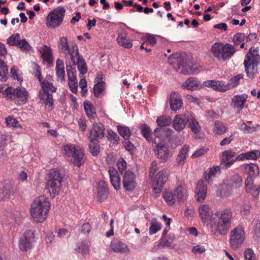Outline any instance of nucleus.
<instances>
[{
    "label": "nucleus",
    "instance_id": "obj_1",
    "mask_svg": "<svg viewBox=\"0 0 260 260\" xmlns=\"http://www.w3.org/2000/svg\"><path fill=\"white\" fill-rule=\"evenodd\" d=\"M202 220L204 222L209 220L211 233L215 236H224L231 226L233 212L231 209L225 208L221 212L217 211L214 214L209 206L203 205L199 208Z\"/></svg>",
    "mask_w": 260,
    "mask_h": 260
},
{
    "label": "nucleus",
    "instance_id": "obj_2",
    "mask_svg": "<svg viewBox=\"0 0 260 260\" xmlns=\"http://www.w3.org/2000/svg\"><path fill=\"white\" fill-rule=\"evenodd\" d=\"M58 48L60 52L64 54L67 60L71 59L74 66H77L78 71L81 74L84 75L87 73L86 63L83 57L79 55L78 47L76 44L70 46L67 37H62L59 39Z\"/></svg>",
    "mask_w": 260,
    "mask_h": 260
},
{
    "label": "nucleus",
    "instance_id": "obj_3",
    "mask_svg": "<svg viewBox=\"0 0 260 260\" xmlns=\"http://www.w3.org/2000/svg\"><path fill=\"white\" fill-rule=\"evenodd\" d=\"M50 208L48 198L41 196L37 198L31 205L30 213L37 222H43L47 218Z\"/></svg>",
    "mask_w": 260,
    "mask_h": 260
},
{
    "label": "nucleus",
    "instance_id": "obj_4",
    "mask_svg": "<svg viewBox=\"0 0 260 260\" xmlns=\"http://www.w3.org/2000/svg\"><path fill=\"white\" fill-rule=\"evenodd\" d=\"M52 78L50 75L40 81L41 89L39 92L40 102L41 104H44L48 110H51L53 108V99L51 94L49 91L55 92L56 91V87H55L52 82Z\"/></svg>",
    "mask_w": 260,
    "mask_h": 260
},
{
    "label": "nucleus",
    "instance_id": "obj_5",
    "mask_svg": "<svg viewBox=\"0 0 260 260\" xmlns=\"http://www.w3.org/2000/svg\"><path fill=\"white\" fill-rule=\"evenodd\" d=\"M62 153L67 158H72V163L80 167L86 159L84 150L80 146L73 144H67L63 146Z\"/></svg>",
    "mask_w": 260,
    "mask_h": 260
},
{
    "label": "nucleus",
    "instance_id": "obj_6",
    "mask_svg": "<svg viewBox=\"0 0 260 260\" xmlns=\"http://www.w3.org/2000/svg\"><path fill=\"white\" fill-rule=\"evenodd\" d=\"M260 62V56L256 48H251L245 56L243 64L247 76L252 78L257 73V66Z\"/></svg>",
    "mask_w": 260,
    "mask_h": 260
},
{
    "label": "nucleus",
    "instance_id": "obj_7",
    "mask_svg": "<svg viewBox=\"0 0 260 260\" xmlns=\"http://www.w3.org/2000/svg\"><path fill=\"white\" fill-rule=\"evenodd\" d=\"M211 51L214 56L219 60L225 61L231 58L236 51L234 47L226 43H215L211 48Z\"/></svg>",
    "mask_w": 260,
    "mask_h": 260
},
{
    "label": "nucleus",
    "instance_id": "obj_8",
    "mask_svg": "<svg viewBox=\"0 0 260 260\" xmlns=\"http://www.w3.org/2000/svg\"><path fill=\"white\" fill-rule=\"evenodd\" d=\"M48 177L46 187L51 195L52 194V197L54 198L55 194L60 189L62 180V175L58 169H52L48 173Z\"/></svg>",
    "mask_w": 260,
    "mask_h": 260
},
{
    "label": "nucleus",
    "instance_id": "obj_9",
    "mask_svg": "<svg viewBox=\"0 0 260 260\" xmlns=\"http://www.w3.org/2000/svg\"><path fill=\"white\" fill-rule=\"evenodd\" d=\"M3 95L8 100H16L19 105H24L28 101V93L26 89L22 87H18L15 89L8 86L3 92Z\"/></svg>",
    "mask_w": 260,
    "mask_h": 260
},
{
    "label": "nucleus",
    "instance_id": "obj_10",
    "mask_svg": "<svg viewBox=\"0 0 260 260\" xmlns=\"http://www.w3.org/2000/svg\"><path fill=\"white\" fill-rule=\"evenodd\" d=\"M176 59L177 67H175L177 72L184 74H193L196 73L197 70V67L193 65L190 59H187L185 56H178L176 55V57H174Z\"/></svg>",
    "mask_w": 260,
    "mask_h": 260
},
{
    "label": "nucleus",
    "instance_id": "obj_11",
    "mask_svg": "<svg viewBox=\"0 0 260 260\" xmlns=\"http://www.w3.org/2000/svg\"><path fill=\"white\" fill-rule=\"evenodd\" d=\"M65 9L58 7L48 14L46 20V25L51 28H57L60 25L64 17Z\"/></svg>",
    "mask_w": 260,
    "mask_h": 260
},
{
    "label": "nucleus",
    "instance_id": "obj_12",
    "mask_svg": "<svg viewBox=\"0 0 260 260\" xmlns=\"http://www.w3.org/2000/svg\"><path fill=\"white\" fill-rule=\"evenodd\" d=\"M230 245L234 250H237L244 242L245 233L244 228L238 226L232 229L230 233Z\"/></svg>",
    "mask_w": 260,
    "mask_h": 260
},
{
    "label": "nucleus",
    "instance_id": "obj_13",
    "mask_svg": "<svg viewBox=\"0 0 260 260\" xmlns=\"http://www.w3.org/2000/svg\"><path fill=\"white\" fill-rule=\"evenodd\" d=\"M35 231L28 230L25 232L20 239L19 247L22 251H27L32 247V243L35 241Z\"/></svg>",
    "mask_w": 260,
    "mask_h": 260
},
{
    "label": "nucleus",
    "instance_id": "obj_14",
    "mask_svg": "<svg viewBox=\"0 0 260 260\" xmlns=\"http://www.w3.org/2000/svg\"><path fill=\"white\" fill-rule=\"evenodd\" d=\"M156 147V154L157 157L161 162H166L171 157L172 154L168 149V147L163 142L156 143L154 141Z\"/></svg>",
    "mask_w": 260,
    "mask_h": 260
},
{
    "label": "nucleus",
    "instance_id": "obj_15",
    "mask_svg": "<svg viewBox=\"0 0 260 260\" xmlns=\"http://www.w3.org/2000/svg\"><path fill=\"white\" fill-rule=\"evenodd\" d=\"M190 118V113L186 112L183 114L176 115L173 121V126L177 132L182 131L186 123L188 122V119Z\"/></svg>",
    "mask_w": 260,
    "mask_h": 260
},
{
    "label": "nucleus",
    "instance_id": "obj_16",
    "mask_svg": "<svg viewBox=\"0 0 260 260\" xmlns=\"http://www.w3.org/2000/svg\"><path fill=\"white\" fill-rule=\"evenodd\" d=\"M122 183L124 188L128 191H132L136 186V176L130 171L124 172Z\"/></svg>",
    "mask_w": 260,
    "mask_h": 260
},
{
    "label": "nucleus",
    "instance_id": "obj_17",
    "mask_svg": "<svg viewBox=\"0 0 260 260\" xmlns=\"http://www.w3.org/2000/svg\"><path fill=\"white\" fill-rule=\"evenodd\" d=\"M67 72L69 78L68 84L70 90L74 93H76L78 91L77 79L74 75L76 72L75 68L71 65L66 64Z\"/></svg>",
    "mask_w": 260,
    "mask_h": 260
},
{
    "label": "nucleus",
    "instance_id": "obj_18",
    "mask_svg": "<svg viewBox=\"0 0 260 260\" xmlns=\"http://www.w3.org/2000/svg\"><path fill=\"white\" fill-rule=\"evenodd\" d=\"M236 154V152L232 150H225L222 152V157L221 159V166L225 169L230 168L236 161H240L237 159V157L235 159L232 158Z\"/></svg>",
    "mask_w": 260,
    "mask_h": 260
},
{
    "label": "nucleus",
    "instance_id": "obj_19",
    "mask_svg": "<svg viewBox=\"0 0 260 260\" xmlns=\"http://www.w3.org/2000/svg\"><path fill=\"white\" fill-rule=\"evenodd\" d=\"M242 172L247 175V177L255 178L259 173L258 165L255 163H246L241 166Z\"/></svg>",
    "mask_w": 260,
    "mask_h": 260
},
{
    "label": "nucleus",
    "instance_id": "obj_20",
    "mask_svg": "<svg viewBox=\"0 0 260 260\" xmlns=\"http://www.w3.org/2000/svg\"><path fill=\"white\" fill-rule=\"evenodd\" d=\"M204 86L210 87L215 90L224 92L231 89L229 85H226L225 82L219 80H208L204 82Z\"/></svg>",
    "mask_w": 260,
    "mask_h": 260
},
{
    "label": "nucleus",
    "instance_id": "obj_21",
    "mask_svg": "<svg viewBox=\"0 0 260 260\" xmlns=\"http://www.w3.org/2000/svg\"><path fill=\"white\" fill-rule=\"evenodd\" d=\"M247 98V95L245 93L240 95H235L233 96L231 101V105L237 111V113H239L244 108Z\"/></svg>",
    "mask_w": 260,
    "mask_h": 260
},
{
    "label": "nucleus",
    "instance_id": "obj_22",
    "mask_svg": "<svg viewBox=\"0 0 260 260\" xmlns=\"http://www.w3.org/2000/svg\"><path fill=\"white\" fill-rule=\"evenodd\" d=\"M260 157V151L254 149L244 153L239 154L237 156V159L240 161L245 160H256Z\"/></svg>",
    "mask_w": 260,
    "mask_h": 260
},
{
    "label": "nucleus",
    "instance_id": "obj_23",
    "mask_svg": "<svg viewBox=\"0 0 260 260\" xmlns=\"http://www.w3.org/2000/svg\"><path fill=\"white\" fill-rule=\"evenodd\" d=\"M182 100L180 94L175 92H172L170 97V105L172 110L177 111L182 106Z\"/></svg>",
    "mask_w": 260,
    "mask_h": 260
},
{
    "label": "nucleus",
    "instance_id": "obj_24",
    "mask_svg": "<svg viewBox=\"0 0 260 260\" xmlns=\"http://www.w3.org/2000/svg\"><path fill=\"white\" fill-rule=\"evenodd\" d=\"M169 172L167 169H162L154 176L153 183L164 186L168 179Z\"/></svg>",
    "mask_w": 260,
    "mask_h": 260
},
{
    "label": "nucleus",
    "instance_id": "obj_25",
    "mask_svg": "<svg viewBox=\"0 0 260 260\" xmlns=\"http://www.w3.org/2000/svg\"><path fill=\"white\" fill-rule=\"evenodd\" d=\"M108 173L112 186L116 190L119 189L120 186V178L117 170L113 167H110Z\"/></svg>",
    "mask_w": 260,
    "mask_h": 260
},
{
    "label": "nucleus",
    "instance_id": "obj_26",
    "mask_svg": "<svg viewBox=\"0 0 260 260\" xmlns=\"http://www.w3.org/2000/svg\"><path fill=\"white\" fill-rule=\"evenodd\" d=\"M105 127L101 123L93 124L90 133V138L102 139L104 137Z\"/></svg>",
    "mask_w": 260,
    "mask_h": 260
},
{
    "label": "nucleus",
    "instance_id": "obj_27",
    "mask_svg": "<svg viewBox=\"0 0 260 260\" xmlns=\"http://www.w3.org/2000/svg\"><path fill=\"white\" fill-rule=\"evenodd\" d=\"M110 248L117 253H128L129 252V250L125 244L117 240H113L111 242Z\"/></svg>",
    "mask_w": 260,
    "mask_h": 260
},
{
    "label": "nucleus",
    "instance_id": "obj_28",
    "mask_svg": "<svg viewBox=\"0 0 260 260\" xmlns=\"http://www.w3.org/2000/svg\"><path fill=\"white\" fill-rule=\"evenodd\" d=\"M197 200L198 202L203 201L207 194V187L202 181L198 182L196 188Z\"/></svg>",
    "mask_w": 260,
    "mask_h": 260
},
{
    "label": "nucleus",
    "instance_id": "obj_29",
    "mask_svg": "<svg viewBox=\"0 0 260 260\" xmlns=\"http://www.w3.org/2000/svg\"><path fill=\"white\" fill-rule=\"evenodd\" d=\"M174 193L178 202H184L187 196V190L185 185L180 184L177 186L174 189Z\"/></svg>",
    "mask_w": 260,
    "mask_h": 260
},
{
    "label": "nucleus",
    "instance_id": "obj_30",
    "mask_svg": "<svg viewBox=\"0 0 260 260\" xmlns=\"http://www.w3.org/2000/svg\"><path fill=\"white\" fill-rule=\"evenodd\" d=\"M108 194V189L107 187L106 183L101 181L99 183V187L98 189V199L100 202L105 201Z\"/></svg>",
    "mask_w": 260,
    "mask_h": 260
},
{
    "label": "nucleus",
    "instance_id": "obj_31",
    "mask_svg": "<svg viewBox=\"0 0 260 260\" xmlns=\"http://www.w3.org/2000/svg\"><path fill=\"white\" fill-rule=\"evenodd\" d=\"M95 83L93 87V92L96 97H99L100 94L105 89V82L102 81V76L100 74L97 75L95 79Z\"/></svg>",
    "mask_w": 260,
    "mask_h": 260
},
{
    "label": "nucleus",
    "instance_id": "obj_32",
    "mask_svg": "<svg viewBox=\"0 0 260 260\" xmlns=\"http://www.w3.org/2000/svg\"><path fill=\"white\" fill-rule=\"evenodd\" d=\"M201 86V82L194 77H190L182 84L183 87L191 91L199 89Z\"/></svg>",
    "mask_w": 260,
    "mask_h": 260
},
{
    "label": "nucleus",
    "instance_id": "obj_33",
    "mask_svg": "<svg viewBox=\"0 0 260 260\" xmlns=\"http://www.w3.org/2000/svg\"><path fill=\"white\" fill-rule=\"evenodd\" d=\"M116 40L118 44L123 48L128 49L133 46L132 41L125 34L119 33Z\"/></svg>",
    "mask_w": 260,
    "mask_h": 260
},
{
    "label": "nucleus",
    "instance_id": "obj_34",
    "mask_svg": "<svg viewBox=\"0 0 260 260\" xmlns=\"http://www.w3.org/2000/svg\"><path fill=\"white\" fill-rule=\"evenodd\" d=\"M56 74L57 78L61 81L64 80L65 72L63 61L61 59H57L56 62Z\"/></svg>",
    "mask_w": 260,
    "mask_h": 260
},
{
    "label": "nucleus",
    "instance_id": "obj_35",
    "mask_svg": "<svg viewBox=\"0 0 260 260\" xmlns=\"http://www.w3.org/2000/svg\"><path fill=\"white\" fill-rule=\"evenodd\" d=\"M39 51L44 60L49 63L52 62V55L51 54V49L49 47L44 45L40 47Z\"/></svg>",
    "mask_w": 260,
    "mask_h": 260
},
{
    "label": "nucleus",
    "instance_id": "obj_36",
    "mask_svg": "<svg viewBox=\"0 0 260 260\" xmlns=\"http://www.w3.org/2000/svg\"><path fill=\"white\" fill-rule=\"evenodd\" d=\"M255 178L247 177L245 181V189L247 192L254 191L255 193H258L259 187L254 184Z\"/></svg>",
    "mask_w": 260,
    "mask_h": 260
},
{
    "label": "nucleus",
    "instance_id": "obj_37",
    "mask_svg": "<svg viewBox=\"0 0 260 260\" xmlns=\"http://www.w3.org/2000/svg\"><path fill=\"white\" fill-rule=\"evenodd\" d=\"M228 127L221 121L216 120L213 127V133L216 135H221L227 132Z\"/></svg>",
    "mask_w": 260,
    "mask_h": 260
},
{
    "label": "nucleus",
    "instance_id": "obj_38",
    "mask_svg": "<svg viewBox=\"0 0 260 260\" xmlns=\"http://www.w3.org/2000/svg\"><path fill=\"white\" fill-rule=\"evenodd\" d=\"M84 108L88 118L93 119L96 115V112L92 104L89 101H85L84 103Z\"/></svg>",
    "mask_w": 260,
    "mask_h": 260
},
{
    "label": "nucleus",
    "instance_id": "obj_39",
    "mask_svg": "<svg viewBox=\"0 0 260 260\" xmlns=\"http://www.w3.org/2000/svg\"><path fill=\"white\" fill-rule=\"evenodd\" d=\"M188 146L185 145L180 151L177 157L176 158V161L177 164L180 166L183 165L186 157V154L188 151Z\"/></svg>",
    "mask_w": 260,
    "mask_h": 260
},
{
    "label": "nucleus",
    "instance_id": "obj_40",
    "mask_svg": "<svg viewBox=\"0 0 260 260\" xmlns=\"http://www.w3.org/2000/svg\"><path fill=\"white\" fill-rule=\"evenodd\" d=\"M90 152L93 156H97L100 152V146L99 142L96 139L92 138L89 144Z\"/></svg>",
    "mask_w": 260,
    "mask_h": 260
},
{
    "label": "nucleus",
    "instance_id": "obj_41",
    "mask_svg": "<svg viewBox=\"0 0 260 260\" xmlns=\"http://www.w3.org/2000/svg\"><path fill=\"white\" fill-rule=\"evenodd\" d=\"M8 77V69L5 61L0 58V80L6 81Z\"/></svg>",
    "mask_w": 260,
    "mask_h": 260
},
{
    "label": "nucleus",
    "instance_id": "obj_42",
    "mask_svg": "<svg viewBox=\"0 0 260 260\" xmlns=\"http://www.w3.org/2000/svg\"><path fill=\"white\" fill-rule=\"evenodd\" d=\"M232 186L236 188L241 187L243 184L242 178L238 173L234 174L231 178Z\"/></svg>",
    "mask_w": 260,
    "mask_h": 260
},
{
    "label": "nucleus",
    "instance_id": "obj_43",
    "mask_svg": "<svg viewBox=\"0 0 260 260\" xmlns=\"http://www.w3.org/2000/svg\"><path fill=\"white\" fill-rule=\"evenodd\" d=\"M260 128L259 125L255 126L252 125L251 121H248L247 123H243L241 125V128L245 133H252L258 130Z\"/></svg>",
    "mask_w": 260,
    "mask_h": 260
},
{
    "label": "nucleus",
    "instance_id": "obj_44",
    "mask_svg": "<svg viewBox=\"0 0 260 260\" xmlns=\"http://www.w3.org/2000/svg\"><path fill=\"white\" fill-rule=\"evenodd\" d=\"M161 228L160 222L158 221L156 218H152L149 227V234L151 235L156 234Z\"/></svg>",
    "mask_w": 260,
    "mask_h": 260
},
{
    "label": "nucleus",
    "instance_id": "obj_45",
    "mask_svg": "<svg viewBox=\"0 0 260 260\" xmlns=\"http://www.w3.org/2000/svg\"><path fill=\"white\" fill-rule=\"evenodd\" d=\"M75 250L77 252L81 253L83 256L89 254L90 252L89 246L87 242L85 241L79 243L77 248Z\"/></svg>",
    "mask_w": 260,
    "mask_h": 260
},
{
    "label": "nucleus",
    "instance_id": "obj_46",
    "mask_svg": "<svg viewBox=\"0 0 260 260\" xmlns=\"http://www.w3.org/2000/svg\"><path fill=\"white\" fill-rule=\"evenodd\" d=\"M189 127L190 128L191 131L194 134H198L201 131V127L199 125L198 122L190 114V118L188 119Z\"/></svg>",
    "mask_w": 260,
    "mask_h": 260
},
{
    "label": "nucleus",
    "instance_id": "obj_47",
    "mask_svg": "<svg viewBox=\"0 0 260 260\" xmlns=\"http://www.w3.org/2000/svg\"><path fill=\"white\" fill-rule=\"evenodd\" d=\"M174 193L169 190H165L162 193V197L169 206H172L175 203Z\"/></svg>",
    "mask_w": 260,
    "mask_h": 260
},
{
    "label": "nucleus",
    "instance_id": "obj_48",
    "mask_svg": "<svg viewBox=\"0 0 260 260\" xmlns=\"http://www.w3.org/2000/svg\"><path fill=\"white\" fill-rule=\"evenodd\" d=\"M220 167L216 166L209 169L204 172V178L206 181H209L211 180L212 177L220 171Z\"/></svg>",
    "mask_w": 260,
    "mask_h": 260
},
{
    "label": "nucleus",
    "instance_id": "obj_49",
    "mask_svg": "<svg viewBox=\"0 0 260 260\" xmlns=\"http://www.w3.org/2000/svg\"><path fill=\"white\" fill-rule=\"evenodd\" d=\"M142 135L148 141H151L152 133L150 128L146 124H142L140 127Z\"/></svg>",
    "mask_w": 260,
    "mask_h": 260
},
{
    "label": "nucleus",
    "instance_id": "obj_50",
    "mask_svg": "<svg viewBox=\"0 0 260 260\" xmlns=\"http://www.w3.org/2000/svg\"><path fill=\"white\" fill-rule=\"evenodd\" d=\"M156 122L159 126H166L171 124L172 119L169 116L163 115L157 118Z\"/></svg>",
    "mask_w": 260,
    "mask_h": 260
},
{
    "label": "nucleus",
    "instance_id": "obj_51",
    "mask_svg": "<svg viewBox=\"0 0 260 260\" xmlns=\"http://www.w3.org/2000/svg\"><path fill=\"white\" fill-rule=\"evenodd\" d=\"M12 192V187L10 185L4 186L0 189V199L8 198Z\"/></svg>",
    "mask_w": 260,
    "mask_h": 260
},
{
    "label": "nucleus",
    "instance_id": "obj_52",
    "mask_svg": "<svg viewBox=\"0 0 260 260\" xmlns=\"http://www.w3.org/2000/svg\"><path fill=\"white\" fill-rule=\"evenodd\" d=\"M243 77L244 75L242 74H238L231 78L229 83L226 85H229L231 88L235 87L239 84L240 80L243 79Z\"/></svg>",
    "mask_w": 260,
    "mask_h": 260
},
{
    "label": "nucleus",
    "instance_id": "obj_53",
    "mask_svg": "<svg viewBox=\"0 0 260 260\" xmlns=\"http://www.w3.org/2000/svg\"><path fill=\"white\" fill-rule=\"evenodd\" d=\"M117 129L119 134L124 139H128L131 135L130 130L127 126L119 125L117 126Z\"/></svg>",
    "mask_w": 260,
    "mask_h": 260
},
{
    "label": "nucleus",
    "instance_id": "obj_54",
    "mask_svg": "<svg viewBox=\"0 0 260 260\" xmlns=\"http://www.w3.org/2000/svg\"><path fill=\"white\" fill-rule=\"evenodd\" d=\"M175 236L174 235H169L166 237L162 236L160 240V244L162 246H170L174 242Z\"/></svg>",
    "mask_w": 260,
    "mask_h": 260
},
{
    "label": "nucleus",
    "instance_id": "obj_55",
    "mask_svg": "<svg viewBox=\"0 0 260 260\" xmlns=\"http://www.w3.org/2000/svg\"><path fill=\"white\" fill-rule=\"evenodd\" d=\"M246 35L242 32L236 33L233 37V41L235 46H238L246 39Z\"/></svg>",
    "mask_w": 260,
    "mask_h": 260
},
{
    "label": "nucleus",
    "instance_id": "obj_56",
    "mask_svg": "<svg viewBox=\"0 0 260 260\" xmlns=\"http://www.w3.org/2000/svg\"><path fill=\"white\" fill-rule=\"evenodd\" d=\"M20 41V35L19 34H14L7 39V43L10 46H18Z\"/></svg>",
    "mask_w": 260,
    "mask_h": 260
},
{
    "label": "nucleus",
    "instance_id": "obj_57",
    "mask_svg": "<svg viewBox=\"0 0 260 260\" xmlns=\"http://www.w3.org/2000/svg\"><path fill=\"white\" fill-rule=\"evenodd\" d=\"M6 123L7 126H12L15 128L21 127L19 122L12 116H9L6 118Z\"/></svg>",
    "mask_w": 260,
    "mask_h": 260
},
{
    "label": "nucleus",
    "instance_id": "obj_58",
    "mask_svg": "<svg viewBox=\"0 0 260 260\" xmlns=\"http://www.w3.org/2000/svg\"><path fill=\"white\" fill-rule=\"evenodd\" d=\"M245 260H256L255 254L252 249H246L244 252Z\"/></svg>",
    "mask_w": 260,
    "mask_h": 260
},
{
    "label": "nucleus",
    "instance_id": "obj_59",
    "mask_svg": "<svg viewBox=\"0 0 260 260\" xmlns=\"http://www.w3.org/2000/svg\"><path fill=\"white\" fill-rule=\"evenodd\" d=\"M107 139L110 141H114L118 143L119 138L117 134L113 131L110 130L107 132Z\"/></svg>",
    "mask_w": 260,
    "mask_h": 260
},
{
    "label": "nucleus",
    "instance_id": "obj_60",
    "mask_svg": "<svg viewBox=\"0 0 260 260\" xmlns=\"http://www.w3.org/2000/svg\"><path fill=\"white\" fill-rule=\"evenodd\" d=\"M18 46L24 51H28L31 49V47L25 39L21 40Z\"/></svg>",
    "mask_w": 260,
    "mask_h": 260
},
{
    "label": "nucleus",
    "instance_id": "obj_61",
    "mask_svg": "<svg viewBox=\"0 0 260 260\" xmlns=\"http://www.w3.org/2000/svg\"><path fill=\"white\" fill-rule=\"evenodd\" d=\"M117 166L119 172L122 174L126 168V161L123 158H120L117 162Z\"/></svg>",
    "mask_w": 260,
    "mask_h": 260
},
{
    "label": "nucleus",
    "instance_id": "obj_62",
    "mask_svg": "<svg viewBox=\"0 0 260 260\" xmlns=\"http://www.w3.org/2000/svg\"><path fill=\"white\" fill-rule=\"evenodd\" d=\"M158 169V164L156 161H153L151 162L150 167V173L149 176L151 178L154 176L155 173Z\"/></svg>",
    "mask_w": 260,
    "mask_h": 260
},
{
    "label": "nucleus",
    "instance_id": "obj_63",
    "mask_svg": "<svg viewBox=\"0 0 260 260\" xmlns=\"http://www.w3.org/2000/svg\"><path fill=\"white\" fill-rule=\"evenodd\" d=\"M34 76L37 78L39 81H41L42 79V75L41 72V68L40 66H39L38 64H35L34 66Z\"/></svg>",
    "mask_w": 260,
    "mask_h": 260
},
{
    "label": "nucleus",
    "instance_id": "obj_64",
    "mask_svg": "<svg viewBox=\"0 0 260 260\" xmlns=\"http://www.w3.org/2000/svg\"><path fill=\"white\" fill-rule=\"evenodd\" d=\"M123 143L124 146V147L127 150L130 152H132L133 151H134L135 149V146L134 144L129 141L128 139H125Z\"/></svg>",
    "mask_w": 260,
    "mask_h": 260
}]
</instances>
